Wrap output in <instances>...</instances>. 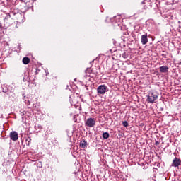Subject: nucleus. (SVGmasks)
I'll return each instance as SVG.
<instances>
[{
    "label": "nucleus",
    "instance_id": "f257e3e1",
    "mask_svg": "<svg viewBox=\"0 0 181 181\" xmlns=\"http://www.w3.org/2000/svg\"><path fill=\"white\" fill-rule=\"evenodd\" d=\"M158 97H159V93L156 91L151 92V93H148V95H147V101L151 104H153V103H155L156 100H158Z\"/></svg>",
    "mask_w": 181,
    "mask_h": 181
},
{
    "label": "nucleus",
    "instance_id": "f03ea898",
    "mask_svg": "<svg viewBox=\"0 0 181 181\" xmlns=\"http://www.w3.org/2000/svg\"><path fill=\"white\" fill-rule=\"evenodd\" d=\"M107 90H108V87H107L105 85L99 86L97 88L98 95H100V94H102V95H104V94L107 93Z\"/></svg>",
    "mask_w": 181,
    "mask_h": 181
},
{
    "label": "nucleus",
    "instance_id": "7ed1b4c3",
    "mask_svg": "<svg viewBox=\"0 0 181 181\" xmlns=\"http://www.w3.org/2000/svg\"><path fill=\"white\" fill-rule=\"evenodd\" d=\"M86 127H89V128H93L95 125V119L94 118H88L85 122Z\"/></svg>",
    "mask_w": 181,
    "mask_h": 181
},
{
    "label": "nucleus",
    "instance_id": "20e7f679",
    "mask_svg": "<svg viewBox=\"0 0 181 181\" xmlns=\"http://www.w3.org/2000/svg\"><path fill=\"white\" fill-rule=\"evenodd\" d=\"M16 18L17 20V22H18L19 23L25 22V16L21 13H17L16 14Z\"/></svg>",
    "mask_w": 181,
    "mask_h": 181
},
{
    "label": "nucleus",
    "instance_id": "39448f33",
    "mask_svg": "<svg viewBox=\"0 0 181 181\" xmlns=\"http://www.w3.org/2000/svg\"><path fill=\"white\" fill-rule=\"evenodd\" d=\"M9 136L11 141H18V139L19 138L18 132H16V131H12L11 132H10Z\"/></svg>",
    "mask_w": 181,
    "mask_h": 181
},
{
    "label": "nucleus",
    "instance_id": "423d86ee",
    "mask_svg": "<svg viewBox=\"0 0 181 181\" xmlns=\"http://www.w3.org/2000/svg\"><path fill=\"white\" fill-rule=\"evenodd\" d=\"M181 165V160L180 158H175L173 160L172 166H174V168H177L180 166Z\"/></svg>",
    "mask_w": 181,
    "mask_h": 181
},
{
    "label": "nucleus",
    "instance_id": "0eeeda50",
    "mask_svg": "<svg viewBox=\"0 0 181 181\" xmlns=\"http://www.w3.org/2000/svg\"><path fill=\"white\" fill-rule=\"evenodd\" d=\"M141 42L142 45H146V43H148V34H144L141 35Z\"/></svg>",
    "mask_w": 181,
    "mask_h": 181
},
{
    "label": "nucleus",
    "instance_id": "6e6552de",
    "mask_svg": "<svg viewBox=\"0 0 181 181\" xmlns=\"http://www.w3.org/2000/svg\"><path fill=\"white\" fill-rule=\"evenodd\" d=\"M141 5H143V8L144 10L148 9V8H152V5L149 4V1H143L141 2Z\"/></svg>",
    "mask_w": 181,
    "mask_h": 181
},
{
    "label": "nucleus",
    "instance_id": "1a4fd4ad",
    "mask_svg": "<svg viewBox=\"0 0 181 181\" xmlns=\"http://www.w3.org/2000/svg\"><path fill=\"white\" fill-rule=\"evenodd\" d=\"M7 95L9 96V98H15V97H16V94L15 93V88H12L11 90H10V93H7Z\"/></svg>",
    "mask_w": 181,
    "mask_h": 181
},
{
    "label": "nucleus",
    "instance_id": "9d476101",
    "mask_svg": "<svg viewBox=\"0 0 181 181\" xmlns=\"http://www.w3.org/2000/svg\"><path fill=\"white\" fill-rule=\"evenodd\" d=\"M160 73H168L169 71V67L168 66H163L159 68Z\"/></svg>",
    "mask_w": 181,
    "mask_h": 181
},
{
    "label": "nucleus",
    "instance_id": "9b49d317",
    "mask_svg": "<svg viewBox=\"0 0 181 181\" xmlns=\"http://www.w3.org/2000/svg\"><path fill=\"white\" fill-rule=\"evenodd\" d=\"M23 100L26 105H30V100H29V98L25 95V94H23Z\"/></svg>",
    "mask_w": 181,
    "mask_h": 181
},
{
    "label": "nucleus",
    "instance_id": "f8f14e48",
    "mask_svg": "<svg viewBox=\"0 0 181 181\" xmlns=\"http://www.w3.org/2000/svg\"><path fill=\"white\" fill-rule=\"evenodd\" d=\"M23 64H29V63H30V59L26 57L23 58Z\"/></svg>",
    "mask_w": 181,
    "mask_h": 181
},
{
    "label": "nucleus",
    "instance_id": "ddd939ff",
    "mask_svg": "<svg viewBox=\"0 0 181 181\" xmlns=\"http://www.w3.org/2000/svg\"><path fill=\"white\" fill-rule=\"evenodd\" d=\"M81 148H87V141L86 140H82L80 143Z\"/></svg>",
    "mask_w": 181,
    "mask_h": 181
},
{
    "label": "nucleus",
    "instance_id": "4468645a",
    "mask_svg": "<svg viewBox=\"0 0 181 181\" xmlns=\"http://www.w3.org/2000/svg\"><path fill=\"white\" fill-rule=\"evenodd\" d=\"M103 138L104 139H108L110 138V134L108 132H104L103 134Z\"/></svg>",
    "mask_w": 181,
    "mask_h": 181
},
{
    "label": "nucleus",
    "instance_id": "2eb2a0df",
    "mask_svg": "<svg viewBox=\"0 0 181 181\" xmlns=\"http://www.w3.org/2000/svg\"><path fill=\"white\" fill-rule=\"evenodd\" d=\"M12 88H13L12 87H8V91L6 92V91L3 90V93H7V94H8V93H11V91H12Z\"/></svg>",
    "mask_w": 181,
    "mask_h": 181
},
{
    "label": "nucleus",
    "instance_id": "dca6fc26",
    "mask_svg": "<svg viewBox=\"0 0 181 181\" xmlns=\"http://www.w3.org/2000/svg\"><path fill=\"white\" fill-rule=\"evenodd\" d=\"M122 125H123V127H128V125H129L128 122L123 121L122 122Z\"/></svg>",
    "mask_w": 181,
    "mask_h": 181
},
{
    "label": "nucleus",
    "instance_id": "f3484780",
    "mask_svg": "<svg viewBox=\"0 0 181 181\" xmlns=\"http://www.w3.org/2000/svg\"><path fill=\"white\" fill-rule=\"evenodd\" d=\"M2 28H3L2 24L0 23V30H1V29H2Z\"/></svg>",
    "mask_w": 181,
    "mask_h": 181
}]
</instances>
